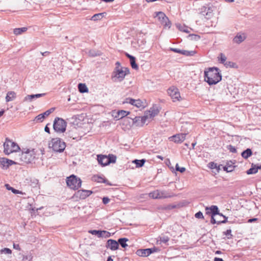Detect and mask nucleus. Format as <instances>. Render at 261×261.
<instances>
[{
    "instance_id": "nucleus-55",
    "label": "nucleus",
    "mask_w": 261,
    "mask_h": 261,
    "mask_svg": "<svg viewBox=\"0 0 261 261\" xmlns=\"http://www.w3.org/2000/svg\"><path fill=\"white\" fill-rule=\"evenodd\" d=\"M13 247H14V249H17L18 250H20V248L19 245L18 244H13Z\"/></svg>"
},
{
    "instance_id": "nucleus-40",
    "label": "nucleus",
    "mask_w": 261,
    "mask_h": 261,
    "mask_svg": "<svg viewBox=\"0 0 261 261\" xmlns=\"http://www.w3.org/2000/svg\"><path fill=\"white\" fill-rule=\"evenodd\" d=\"M226 56L223 53L220 54L219 61L221 63L224 64L226 62Z\"/></svg>"
},
{
    "instance_id": "nucleus-24",
    "label": "nucleus",
    "mask_w": 261,
    "mask_h": 261,
    "mask_svg": "<svg viewBox=\"0 0 261 261\" xmlns=\"http://www.w3.org/2000/svg\"><path fill=\"white\" fill-rule=\"evenodd\" d=\"M246 38L245 34L238 33L236 37L233 38V41L237 43H240L242 42Z\"/></svg>"
},
{
    "instance_id": "nucleus-29",
    "label": "nucleus",
    "mask_w": 261,
    "mask_h": 261,
    "mask_svg": "<svg viewBox=\"0 0 261 261\" xmlns=\"http://www.w3.org/2000/svg\"><path fill=\"white\" fill-rule=\"evenodd\" d=\"M252 154V152L251 149L247 148L245 150L243 151L242 153V156L245 159H248L249 156H250Z\"/></svg>"
},
{
    "instance_id": "nucleus-9",
    "label": "nucleus",
    "mask_w": 261,
    "mask_h": 261,
    "mask_svg": "<svg viewBox=\"0 0 261 261\" xmlns=\"http://www.w3.org/2000/svg\"><path fill=\"white\" fill-rule=\"evenodd\" d=\"M173 195L165 190H156L149 194V196L153 199H164L171 198Z\"/></svg>"
},
{
    "instance_id": "nucleus-27",
    "label": "nucleus",
    "mask_w": 261,
    "mask_h": 261,
    "mask_svg": "<svg viewBox=\"0 0 261 261\" xmlns=\"http://www.w3.org/2000/svg\"><path fill=\"white\" fill-rule=\"evenodd\" d=\"M16 97V94L14 91H9L6 96V101L9 102L13 100Z\"/></svg>"
},
{
    "instance_id": "nucleus-18",
    "label": "nucleus",
    "mask_w": 261,
    "mask_h": 261,
    "mask_svg": "<svg viewBox=\"0 0 261 261\" xmlns=\"http://www.w3.org/2000/svg\"><path fill=\"white\" fill-rule=\"evenodd\" d=\"M118 242L115 240L110 239L107 241L106 247L111 250H116L118 248Z\"/></svg>"
},
{
    "instance_id": "nucleus-41",
    "label": "nucleus",
    "mask_w": 261,
    "mask_h": 261,
    "mask_svg": "<svg viewBox=\"0 0 261 261\" xmlns=\"http://www.w3.org/2000/svg\"><path fill=\"white\" fill-rule=\"evenodd\" d=\"M5 186L8 190H11L14 194H18L19 193L18 190L14 189L12 187H10V186L8 184H6Z\"/></svg>"
},
{
    "instance_id": "nucleus-6",
    "label": "nucleus",
    "mask_w": 261,
    "mask_h": 261,
    "mask_svg": "<svg viewBox=\"0 0 261 261\" xmlns=\"http://www.w3.org/2000/svg\"><path fill=\"white\" fill-rule=\"evenodd\" d=\"M35 157V153L34 149H23L20 154V160L25 163L32 162Z\"/></svg>"
},
{
    "instance_id": "nucleus-31",
    "label": "nucleus",
    "mask_w": 261,
    "mask_h": 261,
    "mask_svg": "<svg viewBox=\"0 0 261 261\" xmlns=\"http://www.w3.org/2000/svg\"><path fill=\"white\" fill-rule=\"evenodd\" d=\"M258 169H260V167L254 166L248 170L246 173L247 174H255L257 172Z\"/></svg>"
},
{
    "instance_id": "nucleus-13",
    "label": "nucleus",
    "mask_w": 261,
    "mask_h": 261,
    "mask_svg": "<svg viewBox=\"0 0 261 261\" xmlns=\"http://www.w3.org/2000/svg\"><path fill=\"white\" fill-rule=\"evenodd\" d=\"M155 17L160 20L161 22L165 26L170 27L171 23L169 20L168 18L166 16L164 13L162 12H158L155 13Z\"/></svg>"
},
{
    "instance_id": "nucleus-26",
    "label": "nucleus",
    "mask_w": 261,
    "mask_h": 261,
    "mask_svg": "<svg viewBox=\"0 0 261 261\" xmlns=\"http://www.w3.org/2000/svg\"><path fill=\"white\" fill-rule=\"evenodd\" d=\"M205 210L206 211L210 210L212 213V215L215 216L216 215H219L220 216H222V214L219 212L218 207L216 205H212L210 207H207Z\"/></svg>"
},
{
    "instance_id": "nucleus-59",
    "label": "nucleus",
    "mask_w": 261,
    "mask_h": 261,
    "mask_svg": "<svg viewBox=\"0 0 261 261\" xmlns=\"http://www.w3.org/2000/svg\"><path fill=\"white\" fill-rule=\"evenodd\" d=\"M4 112L5 111L4 110H2L0 111V117L3 115Z\"/></svg>"
},
{
    "instance_id": "nucleus-32",
    "label": "nucleus",
    "mask_w": 261,
    "mask_h": 261,
    "mask_svg": "<svg viewBox=\"0 0 261 261\" xmlns=\"http://www.w3.org/2000/svg\"><path fill=\"white\" fill-rule=\"evenodd\" d=\"M27 30V28L25 27L21 28L15 29L13 31L14 34L18 35L21 34L22 33L25 32Z\"/></svg>"
},
{
    "instance_id": "nucleus-34",
    "label": "nucleus",
    "mask_w": 261,
    "mask_h": 261,
    "mask_svg": "<svg viewBox=\"0 0 261 261\" xmlns=\"http://www.w3.org/2000/svg\"><path fill=\"white\" fill-rule=\"evenodd\" d=\"M196 54V51L194 50H182L181 55H185L186 56H193Z\"/></svg>"
},
{
    "instance_id": "nucleus-48",
    "label": "nucleus",
    "mask_w": 261,
    "mask_h": 261,
    "mask_svg": "<svg viewBox=\"0 0 261 261\" xmlns=\"http://www.w3.org/2000/svg\"><path fill=\"white\" fill-rule=\"evenodd\" d=\"M222 216L224 217V220L222 221H218L217 224H220L221 223H225L227 222V217L223 215Z\"/></svg>"
},
{
    "instance_id": "nucleus-22",
    "label": "nucleus",
    "mask_w": 261,
    "mask_h": 261,
    "mask_svg": "<svg viewBox=\"0 0 261 261\" xmlns=\"http://www.w3.org/2000/svg\"><path fill=\"white\" fill-rule=\"evenodd\" d=\"M25 182L28 185L34 188L37 187L39 184V180L33 177L26 178Z\"/></svg>"
},
{
    "instance_id": "nucleus-64",
    "label": "nucleus",
    "mask_w": 261,
    "mask_h": 261,
    "mask_svg": "<svg viewBox=\"0 0 261 261\" xmlns=\"http://www.w3.org/2000/svg\"><path fill=\"white\" fill-rule=\"evenodd\" d=\"M226 1L228 2H233L234 1V0H225Z\"/></svg>"
},
{
    "instance_id": "nucleus-49",
    "label": "nucleus",
    "mask_w": 261,
    "mask_h": 261,
    "mask_svg": "<svg viewBox=\"0 0 261 261\" xmlns=\"http://www.w3.org/2000/svg\"><path fill=\"white\" fill-rule=\"evenodd\" d=\"M224 234L226 235V236H230L229 237H228V239H230V238H231L232 237V234H231V230L230 229H227L225 232H224Z\"/></svg>"
},
{
    "instance_id": "nucleus-10",
    "label": "nucleus",
    "mask_w": 261,
    "mask_h": 261,
    "mask_svg": "<svg viewBox=\"0 0 261 261\" xmlns=\"http://www.w3.org/2000/svg\"><path fill=\"white\" fill-rule=\"evenodd\" d=\"M167 92L173 102L180 101L181 99L179 90L176 87L174 86L170 87Z\"/></svg>"
},
{
    "instance_id": "nucleus-53",
    "label": "nucleus",
    "mask_w": 261,
    "mask_h": 261,
    "mask_svg": "<svg viewBox=\"0 0 261 261\" xmlns=\"http://www.w3.org/2000/svg\"><path fill=\"white\" fill-rule=\"evenodd\" d=\"M190 36L192 37V39H195L196 40L200 39V37L198 35L192 34Z\"/></svg>"
},
{
    "instance_id": "nucleus-37",
    "label": "nucleus",
    "mask_w": 261,
    "mask_h": 261,
    "mask_svg": "<svg viewBox=\"0 0 261 261\" xmlns=\"http://www.w3.org/2000/svg\"><path fill=\"white\" fill-rule=\"evenodd\" d=\"M101 238H108L111 236V233L106 230H101Z\"/></svg>"
},
{
    "instance_id": "nucleus-42",
    "label": "nucleus",
    "mask_w": 261,
    "mask_h": 261,
    "mask_svg": "<svg viewBox=\"0 0 261 261\" xmlns=\"http://www.w3.org/2000/svg\"><path fill=\"white\" fill-rule=\"evenodd\" d=\"M1 252L2 253H5V254H11V253H12L11 250L9 248H5L2 249Z\"/></svg>"
},
{
    "instance_id": "nucleus-5",
    "label": "nucleus",
    "mask_w": 261,
    "mask_h": 261,
    "mask_svg": "<svg viewBox=\"0 0 261 261\" xmlns=\"http://www.w3.org/2000/svg\"><path fill=\"white\" fill-rule=\"evenodd\" d=\"M66 182L67 186L73 190L79 189L82 186V180L73 174L67 177Z\"/></svg>"
},
{
    "instance_id": "nucleus-44",
    "label": "nucleus",
    "mask_w": 261,
    "mask_h": 261,
    "mask_svg": "<svg viewBox=\"0 0 261 261\" xmlns=\"http://www.w3.org/2000/svg\"><path fill=\"white\" fill-rule=\"evenodd\" d=\"M175 169L176 171H179L181 173H183L186 170V168L185 167H180L178 164H176Z\"/></svg>"
},
{
    "instance_id": "nucleus-45",
    "label": "nucleus",
    "mask_w": 261,
    "mask_h": 261,
    "mask_svg": "<svg viewBox=\"0 0 261 261\" xmlns=\"http://www.w3.org/2000/svg\"><path fill=\"white\" fill-rule=\"evenodd\" d=\"M195 217L198 219H204L203 214L200 211L196 213L195 215Z\"/></svg>"
},
{
    "instance_id": "nucleus-12",
    "label": "nucleus",
    "mask_w": 261,
    "mask_h": 261,
    "mask_svg": "<svg viewBox=\"0 0 261 261\" xmlns=\"http://www.w3.org/2000/svg\"><path fill=\"white\" fill-rule=\"evenodd\" d=\"M159 113V110L156 106H153L149 110L146 111L144 114V118L146 120L152 119Z\"/></svg>"
},
{
    "instance_id": "nucleus-43",
    "label": "nucleus",
    "mask_w": 261,
    "mask_h": 261,
    "mask_svg": "<svg viewBox=\"0 0 261 261\" xmlns=\"http://www.w3.org/2000/svg\"><path fill=\"white\" fill-rule=\"evenodd\" d=\"M227 148L229 150V151L231 152H232V153L237 152L236 148L231 145H228Z\"/></svg>"
},
{
    "instance_id": "nucleus-20",
    "label": "nucleus",
    "mask_w": 261,
    "mask_h": 261,
    "mask_svg": "<svg viewBox=\"0 0 261 261\" xmlns=\"http://www.w3.org/2000/svg\"><path fill=\"white\" fill-rule=\"evenodd\" d=\"M45 95V93H40L32 95H28L25 96L23 98V102H31L35 98H38Z\"/></svg>"
},
{
    "instance_id": "nucleus-51",
    "label": "nucleus",
    "mask_w": 261,
    "mask_h": 261,
    "mask_svg": "<svg viewBox=\"0 0 261 261\" xmlns=\"http://www.w3.org/2000/svg\"><path fill=\"white\" fill-rule=\"evenodd\" d=\"M169 240V239L168 237H163L161 238V241L162 242L166 243Z\"/></svg>"
},
{
    "instance_id": "nucleus-33",
    "label": "nucleus",
    "mask_w": 261,
    "mask_h": 261,
    "mask_svg": "<svg viewBox=\"0 0 261 261\" xmlns=\"http://www.w3.org/2000/svg\"><path fill=\"white\" fill-rule=\"evenodd\" d=\"M128 241V240L126 238H120L118 240V242L120 244L122 247L125 248L128 246L126 244V242Z\"/></svg>"
},
{
    "instance_id": "nucleus-17",
    "label": "nucleus",
    "mask_w": 261,
    "mask_h": 261,
    "mask_svg": "<svg viewBox=\"0 0 261 261\" xmlns=\"http://www.w3.org/2000/svg\"><path fill=\"white\" fill-rule=\"evenodd\" d=\"M129 114V112L120 110L117 112L113 111L112 112V116L116 119L119 120L123 118L125 116H127Z\"/></svg>"
},
{
    "instance_id": "nucleus-50",
    "label": "nucleus",
    "mask_w": 261,
    "mask_h": 261,
    "mask_svg": "<svg viewBox=\"0 0 261 261\" xmlns=\"http://www.w3.org/2000/svg\"><path fill=\"white\" fill-rule=\"evenodd\" d=\"M3 162L4 164L6 163V164H7L8 165H10L13 163V161H12V160H8V159H4L3 160Z\"/></svg>"
},
{
    "instance_id": "nucleus-11",
    "label": "nucleus",
    "mask_w": 261,
    "mask_h": 261,
    "mask_svg": "<svg viewBox=\"0 0 261 261\" xmlns=\"http://www.w3.org/2000/svg\"><path fill=\"white\" fill-rule=\"evenodd\" d=\"M147 106L146 100L140 99H135L132 98V110L136 108L138 110L141 111Z\"/></svg>"
},
{
    "instance_id": "nucleus-28",
    "label": "nucleus",
    "mask_w": 261,
    "mask_h": 261,
    "mask_svg": "<svg viewBox=\"0 0 261 261\" xmlns=\"http://www.w3.org/2000/svg\"><path fill=\"white\" fill-rule=\"evenodd\" d=\"M146 162L145 159H142V160H134L132 162L136 165V168H140L142 167L144 163Z\"/></svg>"
},
{
    "instance_id": "nucleus-54",
    "label": "nucleus",
    "mask_w": 261,
    "mask_h": 261,
    "mask_svg": "<svg viewBox=\"0 0 261 261\" xmlns=\"http://www.w3.org/2000/svg\"><path fill=\"white\" fill-rule=\"evenodd\" d=\"M110 199L108 197H103L102 199V202L104 204H107L109 203Z\"/></svg>"
},
{
    "instance_id": "nucleus-58",
    "label": "nucleus",
    "mask_w": 261,
    "mask_h": 261,
    "mask_svg": "<svg viewBox=\"0 0 261 261\" xmlns=\"http://www.w3.org/2000/svg\"><path fill=\"white\" fill-rule=\"evenodd\" d=\"M214 261H224L222 258L216 257L214 259Z\"/></svg>"
},
{
    "instance_id": "nucleus-36",
    "label": "nucleus",
    "mask_w": 261,
    "mask_h": 261,
    "mask_svg": "<svg viewBox=\"0 0 261 261\" xmlns=\"http://www.w3.org/2000/svg\"><path fill=\"white\" fill-rule=\"evenodd\" d=\"M88 232L93 235H97L98 238H101V230H90Z\"/></svg>"
},
{
    "instance_id": "nucleus-62",
    "label": "nucleus",
    "mask_w": 261,
    "mask_h": 261,
    "mask_svg": "<svg viewBox=\"0 0 261 261\" xmlns=\"http://www.w3.org/2000/svg\"><path fill=\"white\" fill-rule=\"evenodd\" d=\"M195 144H196V143H193L192 144V148H193V149H194V146H195Z\"/></svg>"
},
{
    "instance_id": "nucleus-2",
    "label": "nucleus",
    "mask_w": 261,
    "mask_h": 261,
    "mask_svg": "<svg viewBox=\"0 0 261 261\" xmlns=\"http://www.w3.org/2000/svg\"><path fill=\"white\" fill-rule=\"evenodd\" d=\"M116 67L112 75V79L114 82H118L122 81L127 74L129 72L128 68L121 66L119 62L116 63Z\"/></svg>"
},
{
    "instance_id": "nucleus-15",
    "label": "nucleus",
    "mask_w": 261,
    "mask_h": 261,
    "mask_svg": "<svg viewBox=\"0 0 261 261\" xmlns=\"http://www.w3.org/2000/svg\"><path fill=\"white\" fill-rule=\"evenodd\" d=\"M91 190H81L77 191L74 195V196L80 199H84L92 194Z\"/></svg>"
},
{
    "instance_id": "nucleus-7",
    "label": "nucleus",
    "mask_w": 261,
    "mask_h": 261,
    "mask_svg": "<svg viewBox=\"0 0 261 261\" xmlns=\"http://www.w3.org/2000/svg\"><path fill=\"white\" fill-rule=\"evenodd\" d=\"M67 126L66 122L62 118L57 117L55 119L53 124L54 130L60 133H64Z\"/></svg>"
},
{
    "instance_id": "nucleus-56",
    "label": "nucleus",
    "mask_w": 261,
    "mask_h": 261,
    "mask_svg": "<svg viewBox=\"0 0 261 261\" xmlns=\"http://www.w3.org/2000/svg\"><path fill=\"white\" fill-rule=\"evenodd\" d=\"M44 130L45 132H46V133H49V128L47 126H46L44 128Z\"/></svg>"
},
{
    "instance_id": "nucleus-39",
    "label": "nucleus",
    "mask_w": 261,
    "mask_h": 261,
    "mask_svg": "<svg viewBox=\"0 0 261 261\" xmlns=\"http://www.w3.org/2000/svg\"><path fill=\"white\" fill-rule=\"evenodd\" d=\"M177 27L178 28V29L180 31H182V32H186V33H189L188 28L185 26L181 25V24H177Z\"/></svg>"
},
{
    "instance_id": "nucleus-35",
    "label": "nucleus",
    "mask_w": 261,
    "mask_h": 261,
    "mask_svg": "<svg viewBox=\"0 0 261 261\" xmlns=\"http://www.w3.org/2000/svg\"><path fill=\"white\" fill-rule=\"evenodd\" d=\"M132 68L138 70L139 67L136 63V58L132 56Z\"/></svg>"
},
{
    "instance_id": "nucleus-47",
    "label": "nucleus",
    "mask_w": 261,
    "mask_h": 261,
    "mask_svg": "<svg viewBox=\"0 0 261 261\" xmlns=\"http://www.w3.org/2000/svg\"><path fill=\"white\" fill-rule=\"evenodd\" d=\"M170 50L172 51H173V52H174V53H179V54H181L182 50L179 49L178 48H170Z\"/></svg>"
},
{
    "instance_id": "nucleus-14",
    "label": "nucleus",
    "mask_w": 261,
    "mask_h": 261,
    "mask_svg": "<svg viewBox=\"0 0 261 261\" xmlns=\"http://www.w3.org/2000/svg\"><path fill=\"white\" fill-rule=\"evenodd\" d=\"M156 250V249L155 248L138 249L136 251V253L139 256L147 257L154 252Z\"/></svg>"
},
{
    "instance_id": "nucleus-8",
    "label": "nucleus",
    "mask_w": 261,
    "mask_h": 261,
    "mask_svg": "<svg viewBox=\"0 0 261 261\" xmlns=\"http://www.w3.org/2000/svg\"><path fill=\"white\" fill-rule=\"evenodd\" d=\"M97 161L99 164L102 166H105L110 163H115L116 161V157L112 154H109L108 156L97 155Z\"/></svg>"
},
{
    "instance_id": "nucleus-63",
    "label": "nucleus",
    "mask_w": 261,
    "mask_h": 261,
    "mask_svg": "<svg viewBox=\"0 0 261 261\" xmlns=\"http://www.w3.org/2000/svg\"><path fill=\"white\" fill-rule=\"evenodd\" d=\"M126 55L127 57L130 59V55H129L128 54H126Z\"/></svg>"
},
{
    "instance_id": "nucleus-23",
    "label": "nucleus",
    "mask_w": 261,
    "mask_h": 261,
    "mask_svg": "<svg viewBox=\"0 0 261 261\" xmlns=\"http://www.w3.org/2000/svg\"><path fill=\"white\" fill-rule=\"evenodd\" d=\"M92 180L99 183H107V180L105 178L103 175L98 174L94 175L92 177Z\"/></svg>"
},
{
    "instance_id": "nucleus-46",
    "label": "nucleus",
    "mask_w": 261,
    "mask_h": 261,
    "mask_svg": "<svg viewBox=\"0 0 261 261\" xmlns=\"http://www.w3.org/2000/svg\"><path fill=\"white\" fill-rule=\"evenodd\" d=\"M223 64L227 67H233L234 66V63L233 62H230V61H227V62L226 61Z\"/></svg>"
},
{
    "instance_id": "nucleus-61",
    "label": "nucleus",
    "mask_w": 261,
    "mask_h": 261,
    "mask_svg": "<svg viewBox=\"0 0 261 261\" xmlns=\"http://www.w3.org/2000/svg\"><path fill=\"white\" fill-rule=\"evenodd\" d=\"M157 157H158V158H159V159H161L162 160H163V159H164V158H163V157H162V156H161V155H158V156H157Z\"/></svg>"
},
{
    "instance_id": "nucleus-30",
    "label": "nucleus",
    "mask_w": 261,
    "mask_h": 261,
    "mask_svg": "<svg viewBox=\"0 0 261 261\" xmlns=\"http://www.w3.org/2000/svg\"><path fill=\"white\" fill-rule=\"evenodd\" d=\"M78 89L81 93H86L88 91V89L85 84H79L78 85Z\"/></svg>"
},
{
    "instance_id": "nucleus-38",
    "label": "nucleus",
    "mask_w": 261,
    "mask_h": 261,
    "mask_svg": "<svg viewBox=\"0 0 261 261\" xmlns=\"http://www.w3.org/2000/svg\"><path fill=\"white\" fill-rule=\"evenodd\" d=\"M102 14L103 13L96 14L92 17L91 19L94 21L100 20L102 17Z\"/></svg>"
},
{
    "instance_id": "nucleus-21",
    "label": "nucleus",
    "mask_w": 261,
    "mask_h": 261,
    "mask_svg": "<svg viewBox=\"0 0 261 261\" xmlns=\"http://www.w3.org/2000/svg\"><path fill=\"white\" fill-rule=\"evenodd\" d=\"M55 108H51L50 109L45 111V112L37 116L35 119L37 120L42 121L46 116H48L50 114L53 112Z\"/></svg>"
},
{
    "instance_id": "nucleus-60",
    "label": "nucleus",
    "mask_w": 261,
    "mask_h": 261,
    "mask_svg": "<svg viewBox=\"0 0 261 261\" xmlns=\"http://www.w3.org/2000/svg\"><path fill=\"white\" fill-rule=\"evenodd\" d=\"M107 261H113V259L112 258L111 256H109L107 259Z\"/></svg>"
},
{
    "instance_id": "nucleus-3",
    "label": "nucleus",
    "mask_w": 261,
    "mask_h": 261,
    "mask_svg": "<svg viewBox=\"0 0 261 261\" xmlns=\"http://www.w3.org/2000/svg\"><path fill=\"white\" fill-rule=\"evenodd\" d=\"M3 146L4 152L6 155L18 152L20 150L19 145L16 143L8 138L6 139Z\"/></svg>"
},
{
    "instance_id": "nucleus-1",
    "label": "nucleus",
    "mask_w": 261,
    "mask_h": 261,
    "mask_svg": "<svg viewBox=\"0 0 261 261\" xmlns=\"http://www.w3.org/2000/svg\"><path fill=\"white\" fill-rule=\"evenodd\" d=\"M204 78L209 85H216L222 80L221 71L215 67L206 68L204 71Z\"/></svg>"
},
{
    "instance_id": "nucleus-19",
    "label": "nucleus",
    "mask_w": 261,
    "mask_h": 261,
    "mask_svg": "<svg viewBox=\"0 0 261 261\" xmlns=\"http://www.w3.org/2000/svg\"><path fill=\"white\" fill-rule=\"evenodd\" d=\"M144 118V115L143 117H136L133 120V125L136 126H142L146 121V119Z\"/></svg>"
},
{
    "instance_id": "nucleus-52",
    "label": "nucleus",
    "mask_w": 261,
    "mask_h": 261,
    "mask_svg": "<svg viewBox=\"0 0 261 261\" xmlns=\"http://www.w3.org/2000/svg\"><path fill=\"white\" fill-rule=\"evenodd\" d=\"M215 216L212 215L211 216V223L212 224H217L218 221H216V219L214 218Z\"/></svg>"
},
{
    "instance_id": "nucleus-57",
    "label": "nucleus",
    "mask_w": 261,
    "mask_h": 261,
    "mask_svg": "<svg viewBox=\"0 0 261 261\" xmlns=\"http://www.w3.org/2000/svg\"><path fill=\"white\" fill-rule=\"evenodd\" d=\"M256 220H257L256 218L250 219L248 220V222L251 223V222L255 221Z\"/></svg>"
},
{
    "instance_id": "nucleus-16",
    "label": "nucleus",
    "mask_w": 261,
    "mask_h": 261,
    "mask_svg": "<svg viewBox=\"0 0 261 261\" xmlns=\"http://www.w3.org/2000/svg\"><path fill=\"white\" fill-rule=\"evenodd\" d=\"M186 134H178L170 137L169 139L176 143H179L183 142L186 138Z\"/></svg>"
},
{
    "instance_id": "nucleus-25",
    "label": "nucleus",
    "mask_w": 261,
    "mask_h": 261,
    "mask_svg": "<svg viewBox=\"0 0 261 261\" xmlns=\"http://www.w3.org/2000/svg\"><path fill=\"white\" fill-rule=\"evenodd\" d=\"M234 164V163L231 161H228L225 166H224L223 170L227 172H231L235 167L233 165Z\"/></svg>"
},
{
    "instance_id": "nucleus-4",
    "label": "nucleus",
    "mask_w": 261,
    "mask_h": 261,
    "mask_svg": "<svg viewBox=\"0 0 261 261\" xmlns=\"http://www.w3.org/2000/svg\"><path fill=\"white\" fill-rule=\"evenodd\" d=\"M48 146L54 151L59 152H63L66 147L65 142L60 138L52 139L49 142Z\"/></svg>"
}]
</instances>
